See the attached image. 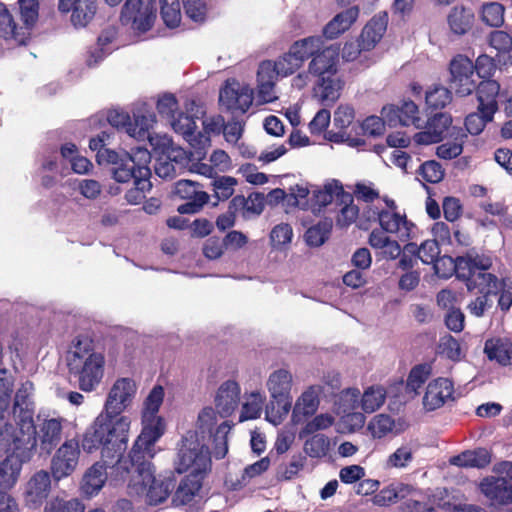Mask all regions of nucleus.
<instances>
[{
    "mask_svg": "<svg viewBox=\"0 0 512 512\" xmlns=\"http://www.w3.org/2000/svg\"><path fill=\"white\" fill-rule=\"evenodd\" d=\"M414 449L409 444L398 447L385 462L386 468L404 469L414 460Z\"/></svg>",
    "mask_w": 512,
    "mask_h": 512,
    "instance_id": "46",
    "label": "nucleus"
},
{
    "mask_svg": "<svg viewBox=\"0 0 512 512\" xmlns=\"http://www.w3.org/2000/svg\"><path fill=\"white\" fill-rule=\"evenodd\" d=\"M467 290L477 295L468 305L469 313L476 317H482L493 306V297L498 295L501 288V280L488 270L477 269L466 281Z\"/></svg>",
    "mask_w": 512,
    "mask_h": 512,
    "instance_id": "11",
    "label": "nucleus"
},
{
    "mask_svg": "<svg viewBox=\"0 0 512 512\" xmlns=\"http://www.w3.org/2000/svg\"><path fill=\"white\" fill-rule=\"evenodd\" d=\"M101 449L102 462L95 463L83 476L81 489L84 494L93 496L103 487L108 474L115 476L116 480H124L130 473L129 458L124 459L121 452L116 456L104 457Z\"/></svg>",
    "mask_w": 512,
    "mask_h": 512,
    "instance_id": "9",
    "label": "nucleus"
},
{
    "mask_svg": "<svg viewBox=\"0 0 512 512\" xmlns=\"http://www.w3.org/2000/svg\"><path fill=\"white\" fill-rule=\"evenodd\" d=\"M216 424L215 411L211 407H206L198 415L197 430L190 431L191 433H197L200 441L206 443L207 440H212L213 454L216 459H222L228 452L227 445V434L230 430V426L227 422L220 424L215 432H213L214 425Z\"/></svg>",
    "mask_w": 512,
    "mask_h": 512,
    "instance_id": "15",
    "label": "nucleus"
},
{
    "mask_svg": "<svg viewBox=\"0 0 512 512\" xmlns=\"http://www.w3.org/2000/svg\"><path fill=\"white\" fill-rule=\"evenodd\" d=\"M453 384L447 378H438L430 382L423 397V406L427 411H434L445 403L453 394Z\"/></svg>",
    "mask_w": 512,
    "mask_h": 512,
    "instance_id": "30",
    "label": "nucleus"
},
{
    "mask_svg": "<svg viewBox=\"0 0 512 512\" xmlns=\"http://www.w3.org/2000/svg\"><path fill=\"white\" fill-rule=\"evenodd\" d=\"M387 14L373 17L363 28L360 45L365 51L372 49L382 38L387 28Z\"/></svg>",
    "mask_w": 512,
    "mask_h": 512,
    "instance_id": "37",
    "label": "nucleus"
},
{
    "mask_svg": "<svg viewBox=\"0 0 512 512\" xmlns=\"http://www.w3.org/2000/svg\"><path fill=\"white\" fill-rule=\"evenodd\" d=\"M265 397L260 392H252L243 403L239 420L257 419L262 412Z\"/></svg>",
    "mask_w": 512,
    "mask_h": 512,
    "instance_id": "48",
    "label": "nucleus"
},
{
    "mask_svg": "<svg viewBox=\"0 0 512 512\" xmlns=\"http://www.w3.org/2000/svg\"><path fill=\"white\" fill-rule=\"evenodd\" d=\"M8 390L9 383L0 379V450L7 453L0 462V491L6 492L16 485L23 464L31 460L36 449V440L18 437L9 423Z\"/></svg>",
    "mask_w": 512,
    "mask_h": 512,
    "instance_id": "2",
    "label": "nucleus"
},
{
    "mask_svg": "<svg viewBox=\"0 0 512 512\" xmlns=\"http://www.w3.org/2000/svg\"><path fill=\"white\" fill-rule=\"evenodd\" d=\"M202 473H190L186 475L179 483L173 496L175 507L190 503L202 487Z\"/></svg>",
    "mask_w": 512,
    "mask_h": 512,
    "instance_id": "35",
    "label": "nucleus"
},
{
    "mask_svg": "<svg viewBox=\"0 0 512 512\" xmlns=\"http://www.w3.org/2000/svg\"><path fill=\"white\" fill-rule=\"evenodd\" d=\"M484 352L489 360H494L502 366L512 362V343L503 339H490L485 342Z\"/></svg>",
    "mask_w": 512,
    "mask_h": 512,
    "instance_id": "41",
    "label": "nucleus"
},
{
    "mask_svg": "<svg viewBox=\"0 0 512 512\" xmlns=\"http://www.w3.org/2000/svg\"><path fill=\"white\" fill-rule=\"evenodd\" d=\"M359 15V9L356 6L350 7L345 11L337 14L331 21H329L323 28V35L327 39H335L341 33L349 29V27L356 21Z\"/></svg>",
    "mask_w": 512,
    "mask_h": 512,
    "instance_id": "38",
    "label": "nucleus"
},
{
    "mask_svg": "<svg viewBox=\"0 0 512 512\" xmlns=\"http://www.w3.org/2000/svg\"><path fill=\"white\" fill-rule=\"evenodd\" d=\"M405 250L411 254H417L424 264H432L440 255L439 243L436 239L424 241L419 247L415 243L405 245Z\"/></svg>",
    "mask_w": 512,
    "mask_h": 512,
    "instance_id": "43",
    "label": "nucleus"
},
{
    "mask_svg": "<svg viewBox=\"0 0 512 512\" xmlns=\"http://www.w3.org/2000/svg\"><path fill=\"white\" fill-rule=\"evenodd\" d=\"M160 13L165 25L175 28L181 21L179 0H159Z\"/></svg>",
    "mask_w": 512,
    "mask_h": 512,
    "instance_id": "49",
    "label": "nucleus"
},
{
    "mask_svg": "<svg viewBox=\"0 0 512 512\" xmlns=\"http://www.w3.org/2000/svg\"><path fill=\"white\" fill-rule=\"evenodd\" d=\"M64 421L61 417L47 418L39 425V431L36 430V440L39 439L42 452L50 454L60 443Z\"/></svg>",
    "mask_w": 512,
    "mask_h": 512,
    "instance_id": "28",
    "label": "nucleus"
},
{
    "mask_svg": "<svg viewBox=\"0 0 512 512\" xmlns=\"http://www.w3.org/2000/svg\"><path fill=\"white\" fill-rule=\"evenodd\" d=\"M253 102V90L234 79H228L219 93V103L232 114H244Z\"/></svg>",
    "mask_w": 512,
    "mask_h": 512,
    "instance_id": "19",
    "label": "nucleus"
},
{
    "mask_svg": "<svg viewBox=\"0 0 512 512\" xmlns=\"http://www.w3.org/2000/svg\"><path fill=\"white\" fill-rule=\"evenodd\" d=\"M157 154L162 155V159L175 164L179 171L186 168L192 158H197L195 151L188 152L180 146H177L166 135L156 136V142L152 146Z\"/></svg>",
    "mask_w": 512,
    "mask_h": 512,
    "instance_id": "25",
    "label": "nucleus"
},
{
    "mask_svg": "<svg viewBox=\"0 0 512 512\" xmlns=\"http://www.w3.org/2000/svg\"><path fill=\"white\" fill-rule=\"evenodd\" d=\"M84 505L78 499L63 500L54 499L50 501L46 507L45 512H83Z\"/></svg>",
    "mask_w": 512,
    "mask_h": 512,
    "instance_id": "61",
    "label": "nucleus"
},
{
    "mask_svg": "<svg viewBox=\"0 0 512 512\" xmlns=\"http://www.w3.org/2000/svg\"><path fill=\"white\" fill-rule=\"evenodd\" d=\"M320 386H310L296 401L292 411V421L295 424L303 422L314 415L319 407Z\"/></svg>",
    "mask_w": 512,
    "mask_h": 512,
    "instance_id": "31",
    "label": "nucleus"
},
{
    "mask_svg": "<svg viewBox=\"0 0 512 512\" xmlns=\"http://www.w3.org/2000/svg\"><path fill=\"white\" fill-rule=\"evenodd\" d=\"M426 104L433 109H442L452 100L451 90L443 86H435L426 92Z\"/></svg>",
    "mask_w": 512,
    "mask_h": 512,
    "instance_id": "54",
    "label": "nucleus"
},
{
    "mask_svg": "<svg viewBox=\"0 0 512 512\" xmlns=\"http://www.w3.org/2000/svg\"><path fill=\"white\" fill-rule=\"evenodd\" d=\"M136 393V384L130 378L118 379L110 389L104 411L86 429L82 447L88 452L103 448V456H116L124 452L128 443L130 419L121 415L131 404Z\"/></svg>",
    "mask_w": 512,
    "mask_h": 512,
    "instance_id": "1",
    "label": "nucleus"
},
{
    "mask_svg": "<svg viewBox=\"0 0 512 512\" xmlns=\"http://www.w3.org/2000/svg\"><path fill=\"white\" fill-rule=\"evenodd\" d=\"M163 400V387L161 385L154 386L144 401L142 410L143 428L132 446L135 447V451L143 446L154 447L155 443L163 435L165 429L164 422L158 416Z\"/></svg>",
    "mask_w": 512,
    "mask_h": 512,
    "instance_id": "7",
    "label": "nucleus"
},
{
    "mask_svg": "<svg viewBox=\"0 0 512 512\" xmlns=\"http://www.w3.org/2000/svg\"><path fill=\"white\" fill-rule=\"evenodd\" d=\"M51 489V476L49 472L40 470L28 481L25 497L29 504L40 505L49 495Z\"/></svg>",
    "mask_w": 512,
    "mask_h": 512,
    "instance_id": "32",
    "label": "nucleus"
},
{
    "mask_svg": "<svg viewBox=\"0 0 512 512\" xmlns=\"http://www.w3.org/2000/svg\"><path fill=\"white\" fill-rule=\"evenodd\" d=\"M481 19L488 26L500 27L504 23V6L498 2L484 4Z\"/></svg>",
    "mask_w": 512,
    "mask_h": 512,
    "instance_id": "50",
    "label": "nucleus"
},
{
    "mask_svg": "<svg viewBox=\"0 0 512 512\" xmlns=\"http://www.w3.org/2000/svg\"><path fill=\"white\" fill-rule=\"evenodd\" d=\"M394 420L386 414L374 416L368 425V429L375 438H382L392 431Z\"/></svg>",
    "mask_w": 512,
    "mask_h": 512,
    "instance_id": "58",
    "label": "nucleus"
},
{
    "mask_svg": "<svg viewBox=\"0 0 512 512\" xmlns=\"http://www.w3.org/2000/svg\"><path fill=\"white\" fill-rule=\"evenodd\" d=\"M338 63L339 50L333 46L322 47L309 63V74L318 78L314 93L323 105H331L340 97L342 82L337 75Z\"/></svg>",
    "mask_w": 512,
    "mask_h": 512,
    "instance_id": "4",
    "label": "nucleus"
},
{
    "mask_svg": "<svg viewBox=\"0 0 512 512\" xmlns=\"http://www.w3.org/2000/svg\"><path fill=\"white\" fill-rule=\"evenodd\" d=\"M380 227L386 233L397 234L401 239H409L415 225L405 214L398 211H379L377 213Z\"/></svg>",
    "mask_w": 512,
    "mask_h": 512,
    "instance_id": "27",
    "label": "nucleus"
},
{
    "mask_svg": "<svg viewBox=\"0 0 512 512\" xmlns=\"http://www.w3.org/2000/svg\"><path fill=\"white\" fill-rule=\"evenodd\" d=\"M186 16L194 22H203L206 18L207 8L204 0H183Z\"/></svg>",
    "mask_w": 512,
    "mask_h": 512,
    "instance_id": "64",
    "label": "nucleus"
},
{
    "mask_svg": "<svg viewBox=\"0 0 512 512\" xmlns=\"http://www.w3.org/2000/svg\"><path fill=\"white\" fill-rule=\"evenodd\" d=\"M480 488L492 506L512 503V480L506 477H489L484 479Z\"/></svg>",
    "mask_w": 512,
    "mask_h": 512,
    "instance_id": "24",
    "label": "nucleus"
},
{
    "mask_svg": "<svg viewBox=\"0 0 512 512\" xmlns=\"http://www.w3.org/2000/svg\"><path fill=\"white\" fill-rule=\"evenodd\" d=\"M418 172L419 175L429 183H438L444 177V170L441 164L435 160H429L422 163Z\"/></svg>",
    "mask_w": 512,
    "mask_h": 512,
    "instance_id": "59",
    "label": "nucleus"
},
{
    "mask_svg": "<svg viewBox=\"0 0 512 512\" xmlns=\"http://www.w3.org/2000/svg\"><path fill=\"white\" fill-rule=\"evenodd\" d=\"M494 114L491 117L487 116V111L478 107V111L469 114L465 119L466 130L471 135H479L485 128L488 122L493 120Z\"/></svg>",
    "mask_w": 512,
    "mask_h": 512,
    "instance_id": "55",
    "label": "nucleus"
},
{
    "mask_svg": "<svg viewBox=\"0 0 512 512\" xmlns=\"http://www.w3.org/2000/svg\"><path fill=\"white\" fill-rule=\"evenodd\" d=\"M402 116V126H414L419 129L423 125V120L419 116L418 106L411 100L403 101L401 106H398Z\"/></svg>",
    "mask_w": 512,
    "mask_h": 512,
    "instance_id": "57",
    "label": "nucleus"
},
{
    "mask_svg": "<svg viewBox=\"0 0 512 512\" xmlns=\"http://www.w3.org/2000/svg\"><path fill=\"white\" fill-rule=\"evenodd\" d=\"M150 162L151 153L143 146L134 147L131 152L102 151L98 155V164L110 165L116 182H133L134 187L125 194L126 201L132 205L141 203L152 188Z\"/></svg>",
    "mask_w": 512,
    "mask_h": 512,
    "instance_id": "3",
    "label": "nucleus"
},
{
    "mask_svg": "<svg viewBox=\"0 0 512 512\" xmlns=\"http://www.w3.org/2000/svg\"><path fill=\"white\" fill-rule=\"evenodd\" d=\"M156 11L157 0H127L120 21L134 31L146 32L153 26Z\"/></svg>",
    "mask_w": 512,
    "mask_h": 512,
    "instance_id": "17",
    "label": "nucleus"
},
{
    "mask_svg": "<svg viewBox=\"0 0 512 512\" xmlns=\"http://www.w3.org/2000/svg\"><path fill=\"white\" fill-rule=\"evenodd\" d=\"M155 455L154 447H139L135 451L132 447L129 452L130 471L134 470L140 478V484L147 490V497L150 504L163 503L169 496L171 483L158 480L152 469L151 459Z\"/></svg>",
    "mask_w": 512,
    "mask_h": 512,
    "instance_id": "5",
    "label": "nucleus"
},
{
    "mask_svg": "<svg viewBox=\"0 0 512 512\" xmlns=\"http://www.w3.org/2000/svg\"><path fill=\"white\" fill-rule=\"evenodd\" d=\"M473 71L476 72L478 77L482 80L491 79L496 72L495 60L486 55L482 54L477 57L475 63H473Z\"/></svg>",
    "mask_w": 512,
    "mask_h": 512,
    "instance_id": "60",
    "label": "nucleus"
},
{
    "mask_svg": "<svg viewBox=\"0 0 512 512\" xmlns=\"http://www.w3.org/2000/svg\"><path fill=\"white\" fill-rule=\"evenodd\" d=\"M489 44L498 53H510L512 51V36L503 30L492 31L489 35Z\"/></svg>",
    "mask_w": 512,
    "mask_h": 512,
    "instance_id": "62",
    "label": "nucleus"
},
{
    "mask_svg": "<svg viewBox=\"0 0 512 512\" xmlns=\"http://www.w3.org/2000/svg\"><path fill=\"white\" fill-rule=\"evenodd\" d=\"M452 118L449 114L439 112L430 117L423 131L417 132L413 139L419 145H430L439 143L444 133L449 129Z\"/></svg>",
    "mask_w": 512,
    "mask_h": 512,
    "instance_id": "22",
    "label": "nucleus"
},
{
    "mask_svg": "<svg viewBox=\"0 0 512 512\" xmlns=\"http://www.w3.org/2000/svg\"><path fill=\"white\" fill-rule=\"evenodd\" d=\"M306 463V455L299 452L292 455L290 461L287 464L281 465L279 473L285 480H290L298 474L300 470L304 468Z\"/></svg>",
    "mask_w": 512,
    "mask_h": 512,
    "instance_id": "63",
    "label": "nucleus"
},
{
    "mask_svg": "<svg viewBox=\"0 0 512 512\" xmlns=\"http://www.w3.org/2000/svg\"><path fill=\"white\" fill-rule=\"evenodd\" d=\"M476 95L478 100V107L487 111V116L495 114L498 110L497 97L500 92V84L493 79L482 80L476 83Z\"/></svg>",
    "mask_w": 512,
    "mask_h": 512,
    "instance_id": "34",
    "label": "nucleus"
},
{
    "mask_svg": "<svg viewBox=\"0 0 512 512\" xmlns=\"http://www.w3.org/2000/svg\"><path fill=\"white\" fill-rule=\"evenodd\" d=\"M329 439L323 434H315L304 443V452L312 458H321L329 449Z\"/></svg>",
    "mask_w": 512,
    "mask_h": 512,
    "instance_id": "56",
    "label": "nucleus"
},
{
    "mask_svg": "<svg viewBox=\"0 0 512 512\" xmlns=\"http://www.w3.org/2000/svg\"><path fill=\"white\" fill-rule=\"evenodd\" d=\"M173 194L180 199L187 200L179 205L177 211L180 214H195L208 202L209 195L202 190V186L192 180L181 179L174 184Z\"/></svg>",
    "mask_w": 512,
    "mask_h": 512,
    "instance_id": "21",
    "label": "nucleus"
},
{
    "mask_svg": "<svg viewBox=\"0 0 512 512\" xmlns=\"http://www.w3.org/2000/svg\"><path fill=\"white\" fill-rule=\"evenodd\" d=\"M312 201L319 208L336 201L338 203H346L352 201V195L345 192L342 184L337 180H332L324 185L322 189L316 188L312 192Z\"/></svg>",
    "mask_w": 512,
    "mask_h": 512,
    "instance_id": "33",
    "label": "nucleus"
},
{
    "mask_svg": "<svg viewBox=\"0 0 512 512\" xmlns=\"http://www.w3.org/2000/svg\"><path fill=\"white\" fill-rule=\"evenodd\" d=\"M92 354H101L100 352L94 351L93 341L87 335H78L76 336L71 345V350L69 351V355L67 358L68 362H71L73 359L81 358V360L87 358Z\"/></svg>",
    "mask_w": 512,
    "mask_h": 512,
    "instance_id": "47",
    "label": "nucleus"
},
{
    "mask_svg": "<svg viewBox=\"0 0 512 512\" xmlns=\"http://www.w3.org/2000/svg\"><path fill=\"white\" fill-rule=\"evenodd\" d=\"M449 85L455 94L460 97L471 95L476 89L474 80L473 62L463 54H457L449 63Z\"/></svg>",
    "mask_w": 512,
    "mask_h": 512,
    "instance_id": "18",
    "label": "nucleus"
},
{
    "mask_svg": "<svg viewBox=\"0 0 512 512\" xmlns=\"http://www.w3.org/2000/svg\"><path fill=\"white\" fill-rule=\"evenodd\" d=\"M80 457L79 443L75 439L66 440L51 459V475L55 481L70 476L76 469Z\"/></svg>",
    "mask_w": 512,
    "mask_h": 512,
    "instance_id": "20",
    "label": "nucleus"
},
{
    "mask_svg": "<svg viewBox=\"0 0 512 512\" xmlns=\"http://www.w3.org/2000/svg\"><path fill=\"white\" fill-rule=\"evenodd\" d=\"M210 465L209 448L199 440L197 433L187 432L178 451L176 471L184 473H203Z\"/></svg>",
    "mask_w": 512,
    "mask_h": 512,
    "instance_id": "12",
    "label": "nucleus"
},
{
    "mask_svg": "<svg viewBox=\"0 0 512 512\" xmlns=\"http://www.w3.org/2000/svg\"><path fill=\"white\" fill-rule=\"evenodd\" d=\"M466 134L460 129L454 142H446L437 147L436 154L439 158L451 160L458 157L463 151V143Z\"/></svg>",
    "mask_w": 512,
    "mask_h": 512,
    "instance_id": "53",
    "label": "nucleus"
},
{
    "mask_svg": "<svg viewBox=\"0 0 512 512\" xmlns=\"http://www.w3.org/2000/svg\"><path fill=\"white\" fill-rule=\"evenodd\" d=\"M323 44L321 36H310L295 41L289 50L294 56V60L302 66L307 59L313 58L322 49Z\"/></svg>",
    "mask_w": 512,
    "mask_h": 512,
    "instance_id": "39",
    "label": "nucleus"
},
{
    "mask_svg": "<svg viewBox=\"0 0 512 512\" xmlns=\"http://www.w3.org/2000/svg\"><path fill=\"white\" fill-rule=\"evenodd\" d=\"M431 372L432 368L430 364L422 363L414 366L407 377V392H413L415 394H418V390L428 380V378L431 375Z\"/></svg>",
    "mask_w": 512,
    "mask_h": 512,
    "instance_id": "45",
    "label": "nucleus"
},
{
    "mask_svg": "<svg viewBox=\"0 0 512 512\" xmlns=\"http://www.w3.org/2000/svg\"><path fill=\"white\" fill-rule=\"evenodd\" d=\"M19 13L24 24L17 27L6 6L0 3V37L9 45H25L30 39L31 30L39 17V0H18Z\"/></svg>",
    "mask_w": 512,
    "mask_h": 512,
    "instance_id": "6",
    "label": "nucleus"
},
{
    "mask_svg": "<svg viewBox=\"0 0 512 512\" xmlns=\"http://www.w3.org/2000/svg\"><path fill=\"white\" fill-rule=\"evenodd\" d=\"M291 386L292 375L285 369L274 371L268 378L267 388L272 400L265 412L266 419L274 425L280 424L291 409Z\"/></svg>",
    "mask_w": 512,
    "mask_h": 512,
    "instance_id": "10",
    "label": "nucleus"
},
{
    "mask_svg": "<svg viewBox=\"0 0 512 512\" xmlns=\"http://www.w3.org/2000/svg\"><path fill=\"white\" fill-rule=\"evenodd\" d=\"M237 180L231 176H218L211 180L210 185L213 188L214 197L218 201L229 199L234 193V187Z\"/></svg>",
    "mask_w": 512,
    "mask_h": 512,
    "instance_id": "51",
    "label": "nucleus"
},
{
    "mask_svg": "<svg viewBox=\"0 0 512 512\" xmlns=\"http://www.w3.org/2000/svg\"><path fill=\"white\" fill-rule=\"evenodd\" d=\"M413 493L414 487L410 484L400 482L392 483L375 494L372 498V502L374 505L380 507L390 506L398 501H403Z\"/></svg>",
    "mask_w": 512,
    "mask_h": 512,
    "instance_id": "36",
    "label": "nucleus"
},
{
    "mask_svg": "<svg viewBox=\"0 0 512 512\" xmlns=\"http://www.w3.org/2000/svg\"><path fill=\"white\" fill-rule=\"evenodd\" d=\"M58 8L63 13L71 12L72 25L83 28L94 18L97 0H59Z\"/></svg>",
    "mask_w": 512,
    "mask_h": 512,
    "instance_id": "23",
    "label": "nucleus"
},
{
    "mask_svg": "<svg viewBox=\"0 0 512 512\" xmlns=\"http://www.w3.org/2000/svg\"><path fill=\"white\" fill-rule=\"evenodd\" d=\"M447 21L454 34L464 35L472 28L474 13L463 6H455L448 14Z\"/></svg>",
    "mask_w": 512,
    "mask_h": 512,
    "instance_id": "40",
    "label": "nucleus"
},
{
    "mask_svg": "<svg viewBox=\"0 0 512 512\" xmlns=\"http://www.w3.org/2000/svg\"><path fill=\"white\" fill-rule=\"evenodd\" d=\"M104 364L103 354H92L83 360L77 357L67 363L70 375L85 392H91L99 386L104 374Z\"/></svg>",
    "mask_w": 512,
    "mask_h": 512,
    "instance_id": "16",
    "label": "nucleus"
},
{
    "mask_svg": "<svg viewBox=\"0 0 512 512\" xmlns=\"http://www.w3.org/2000/svg\"><path fill=\"white\" fill-rule=\"evenodd\" d=\"M432 264L439 278L448 279L455 274L458 279L465 282L477 269L489 270L492 259L471 249L465 255L456 258L447 255L438 257Z\"/></svg>",
    "mask_w": 512,
    "mask_h": 512,
    "instance_id": "8",
    "label": "nucleus"
},
{
    "mask_svg": "<svg viewBox=\"0 0 512 512\" xmlns=\"http://www.w3.org/2000/svg\"><path fill=\"white\" fill-rule=\"evenodd\" d=\"M240 387L237 382L228 380L221 384L215 397V406L223 418L230 416L240 402Z\"/></svg>",
    "mask_w": 512,
    "mask_h": 512,
    "instance_id": "29",
    "label": "nucleus"
},
{
    "mask_svg": "<svg viewBox=\"0 0 512 512\" xmlns=\"http://www.w3.org/2000/svg\"><path fill=\"white\" fill-rule=\"evenodd\" d=\"M331 223L328 221L319 222L310 227L305 233V241L311 247H319L328 239L331 231Z\"/></svg>",
    "mask_w": 512,
    "mask_h": 512,
    "instance_id": "52",
    "label": "nucleus"
},
{
    "mask_svg": "<svg viewBox=\"0 0 512 512\" xmlns=\"http://www.w3.org/2000/svg\"><path fill=\"white\" fill-rule=\"evenodd\" d=\"M155 122V113L146 106L140 107L133 112L132 123L128 128V135L139 141L147 139L150 145L153 146L156 142V136L151 135L150 129Z\"/></svg>",
    "mask_w": 512,
    "mask_h": 512,
    "instance_id": "26",
    "label": "nucleus"
},
{
    "mask_svg": "<svg viewBox=\"0 0 512 512\" xmlns=\"http://www.w3.org/2000/svg\"><path fill=\"white\" fill-rule=\"evenodd\" d=\"M191 108H189L191 115L183 112L177 113L169 122L173 130L183 136L189 143L190 147L195 150L197 158L203 159L206 156V149L210 146V138L205 134L198 131L196 133V121L198 114L203 113L200 106L195 101H191Z\"/></svg>",
    "mask_w": 512,
    "mask_h": 512,
    "instance_id": "13",
    "label": "nucleus"
},
{
    "mask_svg": "<svg viewBox=\"0 0 512 512\" xmlns=\"http://www.w3.org/2000/svg\"><path fill=\"white\" fill-rule=\"evenodd\" d=\"M491 461V455L485 448L465 451L451 459L453 465L459 467L484 468Z\"/></svg>",
    "mask_w": 512,
    "mask_h": 512,
    "instance_id": "42",
    "label": "nucleus"
},
{
    "mask_svg": "<svg viewBox=\"0 0 512 512\" xmlns=\"http://www.w3.org/2000/svg\"><path fill=\"white\" fill-rule=\"evenodd\" d=\"M34 385L31 381H25L15 394L13 404V417L16 421L18 437H29L36 440V426L33 421L34 402L32 399Z\"/></svg>",
    "mask_w": 512,
    "mask_h": 512,
    "instance_id": "14",
    "label": "nucleus"
},
{
    "mask_svg": "<svg viewBox=\"0 0 512 512\" xmlns=\"http://www.w3.org/2000/svg\"><path fill=\"white\" fill-rule=\"evenodd\" d=\"M386 389L381 385L368 387L361 399L362 409L365 413H373L378 410L386 400Z\"/></svg>",
    "mask_w": 512,
    "mask_h": 512,
    "instance_id": "44",
    "label": "nucleus"
}]
</instances>
